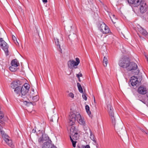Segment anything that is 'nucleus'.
<instances>
[{"label":"nucleus","mask_w":148,"mask_h":148,"mask_svg":"<svg viewBox=\"0 0 148 148\" xmlns=\"http://www.w3.org/2000/svg\"><path fill=\"white\" fill-rule=\"evenodd\" d=\"M42 136H45L44 138H45V139H46V140H48V141L49 140H48L49 139V138L47 136H46V135H42Z\"/></svg>","instance_id":"72a5a7b5"},{"label":"nucleus","mask_w":148,"mask_h":148,"mask_svg":"<svg viewBox=\"0 0 148 148\" xmlns=\"http://www.w3.org/2000/svg\"><path fill=\"white\" fill-rule=\"evenodd\" d=\"M142 0H127L129 3L130 5L134 7H137L139 5Z\"/></svg>","instance_id":"9b49d317"},{"label":"nucleus","mask_w":148,"mask_h":148,"mask_svg":"<svg viewBox=\"0 0 148 148\" xmlns=\"http://www.w3.org/2000/svg\"><path fill=\"white\" fill-rule=\"evenodd\" d=\"M130 82L131 85L133 86H138L140 84V81L138 80V78L135 76H133L131 77Z\"/></svg>","instance_id":"6e6552de"},{"label":"nucleus","mask_w":148,"mask_h":148,"mask_svg":"<svg viewBox=\"0 0 148 148\" xmlns=\"http://www.w3.org/2000/svg\"><path fill=\"white\" fill-rule=\"evenodd\" d=\"M32 91L33 92H34V89H32Z\"/></svg>","instance_id":"603ef678"},{"label":"nucleus","mask_w":148,"mask_h":148,"mask_svg":"<svg viewBox=\"0 0 148 148\" xmlns=\"http://www.w3.org/2000/svg\"><path fill=\"white\" fill-rule=\"evenodd\" d=\"M82 97L85 100H86L87 99V97L86 96V95L85 93H84V92L83 93V94L82 95Z\"/></svg>","instance_id":"7c9ffc66"},{"label":"nucleus","mask_w":148,"mask_h":148,"mask_svg":"<svg viewBox=\"0 0 148 148\" xmlns=\"http://www.w3.org/2000/svg\"><path fill=\"white\" fill-rule=\"evenodd\" d=\"M85 148H90V147L89 145H87L85 146Z\"/></svg>","instance_id":"a19ab883"},{"label":"nucleus","mask_w":148,"mask_h":148,"mask_svg":"<svg viewBox=\"0 0 148 148\" xmlns=\"http://www.w3.org/2000/svg\"><path fill=\"white\" fill-rule=\"evenodd\" d=\"M77 86L78 88L82 87L80 84L79 83H77Z\"/></svg>","instance_id":"4c0bfd02"},{"label":"nucleus","mask_w":148,"mask_h":148,"mask_svg":"<svg viewBox=\"0 0 148 148\" xmlns=\"http://www.w3.org/2000/svg\"><path fill=\"white\" fill-rule=\"evenodd\" d=\"M28 90H27L25 88H22V87L20 92L21 96L24 98L26 97V95L28 92Z\"/></svg>","instance_id":"ddd939ff"},{"label":"nucleus","mask_w":148,"mask_h":148,"mask_svg":"<svg viewBox=\"0 0 148 148\" xmlns=\"http://www.w3.org/2000/svg\"><path fill=\"white\" fill-rule=\"evenodd\" d=\"M83 148H84L83 147Z\"/></svg>","instance_id":"bf43d9fd"},{"label":"nucleus","mask_w":148,"mask_h":148,"mask_svg":"<svg viewBox=\"0 0 148 148\" xmlns=\"http://www.w3.org/2000/svg\"><path fill=\"white\" fill-rule=\"evenodd\" d=\"M3 117V114L1 113V111H0V119H2Z\"/></svg>","instance_id":"e433bc0d"},{"label":"nucleus","mask_w":148,"mask_h":148,"mask_svg":"<svg viewBox=\"0 0 148 148\" xmlns=\"http://www.w3.org/2000/svg\"><path fill=\"white\" fill-rule=\"evenodd\" d=\"M147 61H148V58H147Z\"/></svg>","instance_id":"13d9d810"},{"label":"nucleus","mask_w":148,"mask_h":148,"mask_svg":"<svg viewBox=\"0 0 148 148\" xmlns=\"http://www.w3.org/2000/svg\"><path fill=\"white\" fill-rule=\"evenodd\" d=\"M22 88H25L26 90H28L29 91V84L26 83L24 84V86H22Z\"/></svg>","instance_id":"bb28decb"},{"label":"nucleus","mask_w":148,"mask_h":148,"mask_svg":"<svg viewBox=\"0 0 148 148\" xmlns=\"http://www.w3.org/2000/svg\"><path fill=\"white\" fill-rule=\"evenodd\" d=\"M50 148H57L56 147H55L53 145L51 144V145L50 146Z\"/></svg>","instance_id":"ea45409f"},{"label":"nucleus","mask_w":148,"mask_h":148,"mask_svg":"<svg viewBox=\"0 0 148 148\" xmlns=\"http://www.w3.org/2000/svg\"><path fill=\"white\" fill-rule=\"evenodd\" d=\"M107 109L108 112L111 119V121L113 125H114V128L117 131V132H119L120 134H122L123 132H125L124 129H123L121 126H119L118 125H116V117L119 118L117 114L115 113L114 112V109L112 107L110 103L108 102L107 103Z\"/></svg>","instance_id":"f257e3e1"},{"label":"nucleus","mask_w":148,"mask_h":148,"mask_svg":"<svg viewBox=\"0 0 148 148\" xmlns=\"http://www.w3.org/2000/svg\"><path fill=\"white\" fill-rule=\"evenodd\" d=\"M82 74L79 73L78 74H77L76 76L78 78H79L80 77H82Z\"/></svg>","instance_id":"f704fd0d"},{"label":"nucleus","mask_w":148,"mask_h":148,"mask_svg":"<svg viewBox=\"0 0 148 148\" xmlns=\"http://www.w3.org/2000/svg\"><path fill=\"white\" fill-rule=\"evenodd\" d=\"M140 11L141 13H145L148 9V5L143 1H141L140 4Z\"/></svg>","instance_id":"1a4fd4ad"},{"label":"nucleus","mask_w":148,"mask_h":148,"mask_svg":"<svg viewBox=\"0 0 148 148\" xmlns=\"http://www.w3.org/2000/svg\"><path fill=\"white\" fill-rule=\"evenodd\" d=\"M130 61L127 59H122L120 60L119 64L120 66L123 68H127L129 66Z\"/></svg>","instance_id":"0eeeda50"},{"label":"nucleus","mask_w":148,"mask_h":148,"mask_svg":"<svg viewBox=\"0 0 148 148\" xmlns=\"http://www.w3.org/2000/svg\"><path fill=\"white\" fill-rule=\"evenodd\" d=\"M11 64L16 66H18L19 65V63L17 62V60L15 59L12 60L11 62Z\"/></svg>","instance_id":"412c9836"},{"label":"nucleus","mask_w":148,"mask_h":148,"mask_svg":"<svg viewBox=\"0 0 148 148\" xmlns=\"http://www.w3.org/2000/svg\"><path fill=\"white\" fill-rule=\"evenodd\" d=\"M12 38L13 40L14 41L15 43L17 45H18V43L17 41V40H16V37L14 35H12Z\"/></svg>","instance_id":"cd10ccee"},{"label":"nucleus","mask_w":148,"mask_h":148,"mask_svg":"<svg viewBox=\"0 0 148 148\" xmlns=\"http://www.w3.org/2000/svg\"><path fill=\"white\" fill-rule=\"evenodd\" d=\"M6 143L9 146L12 148H13L14 147V145H13L12 141L11 139H9L5 141Z\"/></svg>","instance_id":"6ab92c4d"},{"label":"nucleus","mask_w":148,"mask_h":148,"mask_svg":"<svg viewBox=\"0 0 148 148\" xmlns=\"http://www.w3.org/2000/svg\"><path fill=\"white\" fill-rule=\"evenodd\" d=\"M108 63V61L107 58L105 56L104 57L103 64L104 66H106Z\"/></svg>","instance_id":"5701e85b"},{"label":"nucleus","mask_w":148,"mask_h":148,"mask_svg":"<svg viewBox=\"0 0 148 148\" xmlns=\"http://www.w3.org/2000/svg\"><path fill=\"white\" fill-rule=\"evenodd\" d=\"M32 131H33V132H35V131H35H35H34V130H33Z\"/></svg>","instance_id":"09e8293b"},{"label":"nucleus","mask_w":148,"mask_h":148,"mask_svg":"<svg viewBox=\"0 0 148 148\" xmlns=\"http://www.w3.org/2000/svg\"><path fill=\"white\" fill-rule=\"evenodd\" d=\"M2 136L5 141H7V140L9 139H10V138L8 136L5 134H3Z\"/></svg>","instance_id":"b1692460"},{"label":"nucleus","mask_w":148,"mask_h":148,"mask_svg":"<svg viewBox=\"0 0 148 148\" xmlns=\"http://www.w3.org/2000/svg\"><path fill=\"white\" fill-rule=\"evenodd\" d=\"M112 22H113V23H115V22H114L113 21V20H112Z\"/></svg>","instance_id":"de8ad7c7"},{"label":"nucleus","mask_w":148,"mask_h":148,"mask_svg":"<svg viewBox=\"0 0 148 148\" xmlns=\"http://www.w3.org/2000/svg\"><path fill=\"white\" fill-rule=\"evenodd\" d=\"M45 136H42L41 137H40L38 140V141L39 143H40L41 142H42L43 141H44V140H46V139H45L44 138Z\"/></svg>","instance_id":"c85d7f7f"},{"label":"nucleus","mask_w":148,"mask_h":148,"mask_svg":"<svg viewBox=\"0 0 148 148\" xmlns=\"http://www.w3.org/2000/svg\"><path fill=\"white\" fill-rule=\"evenodd\" d=\"M140 101H142L143 103H144L145 104H146V102L145 101V100H140V99H138Z\"/></svg>","instance_id":"58836bf2"},{"label":"nucleus","mask_w":148,"mask_h":148,"mask_svg":"<svg viewBox=\"0 0 148 148\" xmlns=\"http://www.w3.org/2000/svg\"><path fill=\"white\" fill-rule=\"evenodd\" d=\"M70 139H72L75 140H77L79 138V135L78 133H74L73 135H70Z\"/></svg>","instance_id":"f3484780"},{"label":"nucleus","mask_w":148,"mask_h":148,"mask_svg":"<svg viewBox=\"0 0 148 148\" xmlns=\"http://www.w3.org/2000/svg\"><path fill=\"white\" fill-rule=\"evenodd\" d=\"M76 120L80 124L84 126L85 125V122L84 119L82 118L81 116L79 113L71 112L69 115V125L72 126L74 125Z\"/></svg>","instance_id":"f03ea898"},{"label":"nucleus","mask_w":148,"mask_h":148,"mask_svg":"<svg viewBox=\"0 0 148 148\" xmlns=\"http://www.w3.org/2000/svg\"><path fill=\"white\" fill-rule=\"evenodd\" d=\"M76 148H81L80 146L78 145Z\"/></svg>","instance_id":"c03bdc74"},{"label":"nucleus","mask_w":148,"mask_h":148,"mask_svg":"<svg viewBox=\"0 0 148 148\" xmlns=\"http://www.w3.org/2000/svg\"><path fill=\"white\" fill-rule=\"evenodd\" d=\"M51 121H53V120H51Z\"/></svg>","instance_id":"5fc2aeb1"},{"label":"nucleus","mask_w":148,"mask_h":148,"mask_svg":"<svg viewBox=\"0 0 148 148\" xmlns=\"http://www.w3.org/2000/svg\"><path fill=\"white\" fill-rule=\"evenodd\" d=\"M78 80H79V81L80 82L81 81V80L79 78H78Z\"/></svg>","instance_id":"a18cd8bd"},{"label":"nucleus","mask_w":148,"mask_h":148,"mask_svg":"<svg viewBox=\"0 0 148 148\" xmlns=\"http://www.w3.org/2000/svg\"><path fill=\"white\" fill-rule=\"evenodd\" d=\"M146 105H147V106H148V104H146Z\"/></svg>","instance_id":"864d4df0"},{"label":"nucleus","mask_w":148,"mask_h":148,"mask_svg":"<svg viewBox=\"0 0 148 148\" xmlns=\"http://www.w3.org/2000/svg\"><path fill=\"white\" fill-rule=\"evenodd\" d=\"M51 121H53V120H51Z\"/></svg>","instance_id":"4d7b16f0"},{"label":"nucleus","mask_w":148,"mask_h":148,"mask_svg":"<svg viewBox=\"0 0 148 148\" xmlns=\"http://www.w3.org/2000/svg\"><path fill=\"white\" fill-rule=\"evenodd\" d=\"M51 121H53V120H51Z\"/></svg>","instance_id":"6e6d98bb"},{"label":"nucleus","mask_w":148,"mask_h":148,"mask_svg":"<svg viewBox=\"0 0 148 148\" xmlns=\"http://www.w3.org/2000/svg\"><path fill=\"white\" fill-rule=\"evenodd\" d=\"M42 0V2L43 3H47V0Z\"/></svg>","instance_id":"37998d69"},{"label":"nucleus","mask_w":148,"mask_h":148,"mask_svg":"<svg viewBox=\"0 0 148 148\" xmlns=\"http://www.w3.org/2000/svg\"><path fill=\"white\" fill-rule=\"evenodd\" d=\"M79 92L81 93H83V90L82 87L78 88Z\"/></svg>","instance_id":"c9c22d12"},{"label":"nucleus","mask_w":148,"mask_h":148,"mask_svg":"<svg viewBox=\"0 0 148 148\" xmlns=\"http://www.w3.org/2000/svg\"><path fill=\"white\" fill-rule=\"evenodd\" d=\"M76 62L73 60H70L69 61L67 62L68 67L71 69L73 68L76 69L77 68V66L80 63V60L78 58H75Z\"/></svg>","instance_id":"20e7f679"},{"label":"nucleus","mask_w":148,"mask_h":148,"mask_svg":"<svg viewBox=\"0 0 148 148\" xmlns=\"http://www.w3.org/2000/svg\"><path fill=\"white\" fill-rule=\"evenodd\" d=\"M139 32L142 35L146 38H148V33L145 29L141 28L139 29Z\"/></svg>","instance_id":"dca6fc26"},{"label":"nucleus","mask_w":148,"mask_h":148,"mask_svg":"<svg viewBox=\"0 0 148 148\" xmlns=\"http://www.w3.org/2000/svg\"><path fill=\"white\" fill-rule=\"evenodd\" d=\"M17 66H15L13 65H11V66L9 67V69L11 71H15L17 70Z\"/></svg>","instance_id":"aec40b11"},{"label":"nucleus","mask_w":148,"mask_h":148,"mask_svg":"<svg viewBox=\"0 0 148 148\" xmlns=\"http://www.w3.org/2000/svg\"><path fill=\"white\" fill-rule=\"evenodd\" d=\"M85 109L87 113L89 115L91 114V112L90 110V108L88 105H86L85 106Z\"/></svg>","instance_id":"a878e982"},{"label":"nucleus","mask_w":148,"mask_h":148,"mask_svg":"<svg viewBox=\"0 0 148 148\" xmlns=\"http://www.w3.org/2000/svg\"><path fill=\"white\" fill-rule=\"evenodd\" d=\"M147 89L144 86L141 85L139 86L137 90V92L140 94L144 95L147 93Z\"/></svg>","instance_id":"9d476101"},{"label":"nucleus","mask_w":148,"mask_h":148,"mask_svg":"<svg viewBox=\"0 0 148 148\" xmlns=\"http://www.w3.org/2000/svg\"><path fill=\"white\" fill-rule=\"evenodd\" d=\"M21 88L22 86H20L14 89L15 93L17 94H19L20 96L21 95L20 92Z\"/></svg>","instance_id":"a211bd4d"},{"label":"nucleus","mask_w":148,"mask_h":148,"mask_svg":"<svg viewBox=\"0 0 148 148\" xmlns=\"http://www.w3.org/2000/svg\"><path fill=\"white\" fill-rule=\"evenodd\" d=\"M68 95L69 97H71L72 98H73L74 97V95L73 94L72 92L70 93Z\"/></svg>","instance_id":"473e14b6"},{"label":"nucleus","mask_w":148,"mask_h":148,"mask_svg":"<svg viewBox=\"0 0 148 148\" xmlns=\"http://www.w3.org/2000/svg\"><path fill=\"white\" fill-rule=\"evenodd\" d=\"M32 99L34 101H37L38 99V97L37 95H36V96H35L33 97Z\"/></svg>","instance_id":"c756f323"},{"label":"nucleus","mask_w":148,"mask_h":148,"mask_svg":"<svg viewBox=\"0 0 148 148\" xmlns=\"http://www.w3.org/2000/svg\"><path fill=\"white\" fill-rule=\"evenodd\" d=\"M90 138L91 140L93 141L94 142L96 143V141L95 140V137L94 135L92 134V132L91 131L90 132Z\"/></svg>","instance_id":"393cba45"},{"label":"nucleus","mask_w":148,"mask_h":148,"mask_svg":"<svg viewBox=\"0 0 148 148\" xmlns=\"http://www.w3.org/2000/svg\"><path fill=\"white\" fill-rule=\"evenodd\" d=\"M1 38H0V39H1Z\"/></svg>","instance_id":"052dcab7"},{"label":"nucleus","mask_w":148,"mask_h":148,"mask_svg":"<svg viewBox=\"0 0 148 148\" xmlns=\"http://www.w3.org/2000/svg\"><path fill=\"white\" fill-rule=\"evenodd\" d=\"M98 27L99 29L103 34H107L109 33L110 32V29L103 22H101L99 23Z\"/></svg>","instance_id":"7ed1b4c3"},{"label":"nucleus","mask_w":148,"mask_h":148,"mask_svg":"<svg viewBox=\"0 0 148 148\" xmlns=\"http://www.w3.org/2000/svg\"><path fill=\"white\" fill-rule=\"evenodd\" d=\"M51 145V141L49 140V142L47 141L44 143L42 145V148H50Z\"/></svg>","instance_id":"2eb2a0df"},{"label":"nucleus","mask_w":148,"mask_h":148,"mask_svg":"<svg viewBox=\"0 0 148 148\" xmlns=\"http://www.w3.org/2000/svg\"><path fill=\"white\" fill-rule=\"evenodd\" d=\"M0 45L1 48L4 51L6 56L8 55V45L3 40L2 38L0 39Z\"/></svg>","instance_id":"39448f33"},{"label":"nucleus","mask_w":148,"mask_h":148,"mask_svg":"<svg viewBox=\"0 0 148 148\" xmlns=\"http://www.w3.org/2000/svg\"><path fill=\"white\" fill-rule=\"evenodd\" d=\"M147 92V93H146L147 94L146 95H147V97H148V91Z\"/></svg>","instance_id":"49530a36"},{"label":"nucleus","mask_w":148,"mask_h":148,"mask_svg":"<svg viewBox=\"0 0 148 148\" xmlns=\"http://www.w3.org/2000/svg\"><path fill=\"white\" fill-rule=\"evenodd\" d=\"M25 102L26 103V105H28V104H32V103L31 102H26V101H25Z\"/></svg>","instance_id":"79ce46f5"},{"label":"nucleus","mask_w":148,"mask_h":148,"mask_svg":"<svg viewBox=\"0 0 148 148\" xmlns=\"http://www.w3.org/2000/svg\"><path fill=\"white\" fill-rule=\"evenodd\" d=\"M55 40V44L57 46V48L58 49V51L60 52L61 53H62V49L60 47V41L57 38H54Z\"/></svg>","instance_id":"4468645a"},{"label":"nucleus","mask_w":148,"mask_h":148,"mask_svg":"<svg viewBox=\"0 0 148 148\" xmlns=\"http://www.w3.org/2000/svg\"><path fill=\"white\" fill-rule=\"evenodd\" d=\"M32 131H33V132H35V131H35H35H34V130H33Z\"/></svg>","instance_id":"8fccbe9b"},{"label":"nucleus","mask_w":148,"mask_h":148,"mask_svg":"<svg viewBox=\"0 0 148 148\" xmlns=\"http://www.w3.org/2000/svg\"><path fill=\"white\" fill-rule=\"evenodd\" d=\"M21 85V82L18 80H16L11 83V87L13 89L18 87Z\"/></svg>","instance_id":"f8f14e48"},{"label":"nucleus","mask_w":148,"mask_h":148,"mask_svg":"<svg viewBox=\"0 0 148 148\" xmlns=\"http://www.w3.org/2000/svg\"><path fill=\"white\" fill-rule=\"evenodd\" d=\"M112 16H113L114 17L115 16V15H113Z\"/></svg>","instance_id":"3c124183"},{"label":"nucleus","mask_w":148,"mask_h":148,"mask_svg":"<svg viewBox=\"0 0 148 148\" xmlns=\"http://www.w3.org/2000/svg\"><path fill=\"white\" fill-rule=\"evenodd\" d=\"M70 140L72 142L73 147H75V145H76V141H74L73 140H72V139H70Z\"/></svg>","instance_id":"2f4dec72"},{"label":"nucleus","mask_w":148,"mask_h":148,"mask_svg":"<svg viewBox=\"0 0 148 148\" xmlns=\"http://www.w3.org/2000/svg\"><path fill=\"white\" fill-rule=\"evenodd\" d=\"M70 135H73L74 133H77L76 131L75 130V127L74 126H72L70 129Z\"/></svg>","instance_id":"4be33fe9"},{"label":"nucleus","mask_w":148,"mask_h":148,"mask_svg":"<svg viewBox=\"0 0 148 148\" xmlns=\"http://www.w3.org/2000/svg\"><path fill=\"white\" fill-rule=\"evenodd\" d=\"M129 66H128L127 68V70L129 71L132 70H136V71L135 72L136 75L138 74L139 73V70L137 69V64L134 62H130L128 64Z\"/></svg>","instance_id":"423d86ee"}]
</instances>
